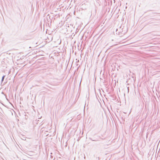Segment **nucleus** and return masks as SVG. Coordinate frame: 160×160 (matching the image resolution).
<instances>
[{"label": "nucleus", "mask_w": 160, "mask_h": 160, "mask_svg": "<svg viewBox=\"0 0 160 160\" xmlns=\"http://www.w3.org/2000/svg\"><path fill=\"white\" fill-rule=\"evenodd\" d=\"M5 77V76H4V75L2 77V80H1V82H3Z\"/></svg>", "instance_id": "1"}, {"label": "nucleus", "mask_w": 160, "mask_h": 160, "mask_svg": "<svg viewBox=\"0 0 160 160\" xmlns=\"http://www.w3.org/2000/svg\"><path fill=\"white\" fill-rule=\"evenodd\" d=\"M128 88V92H129V89H128V88Z\"/></svg>", "instance_id": "2"}, {"label": "nucleus", "mask_w": 160, "mask_h": 160, "mask_svg": "<svg viewBox=\"0 0 160 160\" xmlns=\"http://www.w3.org/2000/svg\"><path fill=\"white\" fill-rule=\"evenodd\" d=\"M92 141H95V140H92Z\"/></svg>", "instance_id": "3"}]
</instances>
